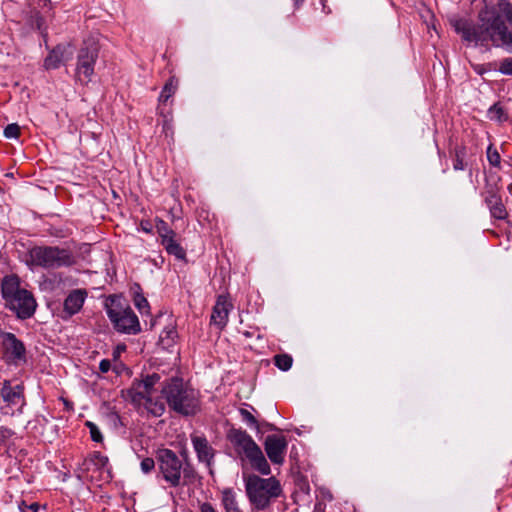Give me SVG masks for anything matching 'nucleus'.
I'll return each mask as SVG.
<instances>
[{
  "instance_id": "f257e3e1",
  "label": "nucleus",
  "mask_w": 512,
  "mask_h": 512,
  "mask_svg": "<svg viewBox=\"0 0 512 512\" xmlns=\"http://www.w3.org/2000/svg\"><path fill=\"white\" fill-rule=\"evenodd\" d=\"M157 477L171 488L194 484L199 475L193 464L185 456L182 461L177 454L168 448L156 451Z\"/></svg>"
},
{
  "instance_id": "f03ea898",
  "label": "nucleus",
  "mask_w": 512,
  "mask_h": 512,
  "mask_svg": "<svg viewBox=\"0 0 512 512\" xmlns=\"http://www.w3.org/2000/svg\"><path fill=\"white\" fill-rule=\"evenodd\" d=\"M159 381L160 376L156 373L147 375L140 381L134 380L131 387L126 390V400L138 408L144 407L154 417L162 416L165 412V402L157 396L156 385Z\"/></svg>"
},
{
  "instance_id": "7ed1b4c3",
  "label": "nucleus",
  "mask_w": 512,
  "mask_h": 512,
  "mask_svg": "<svg viewBox=\"0 0 512 512\" xmlns=\"http://www.w3.org/2000/svg\"><path fill=\"white\" fill-rule=\"evenodd\" d=\"M494 15L496 12L484 9L478 14V23L466 18L453 17L450 24L464 42L473 43L475 46H488V43L494 40Z\"/></svg>"
},
{
  "instance_id": "20e7f679",
  "label": "nucleus",
  "mask_w": 512,
  "mask_h": 512,
  "mask_svg": "<svg viewBox=\"0 0 512 512\" xmlns=\"http://www.w3.org/2000/svg\"><path fill=\"white\" fill-rule=\"evenodd\" d=\"M161 395L169 408L180 415L192 416L199 410L197 393L181 378L173 377L165 380L161 384Z\"/></svg>"
},
{
  "instance_id": "39448f33",
  "label": "nucleus",
  "mask_w": 512,
  "mask_h": 512,
  "mask_svg": "<svg viewBox=\"0 0 512 512\" xmlns=\"http://www.w3.org/2000/svg\"><path fill=\"white\" fill-rule=\"evenodd\" d=\"M243 480L248 500L256 510H266L282 494L281 484L275 477L243 474Z\"/></svg>"
},
{
  "instance_id": "423d86ee",
  "label": "nucleus",
  "mask_w": 512,
  "mask_h": 512,
  "mask_svg": "<svg viewBox=\"0 0 512 512\" xmlns=\"http://www.w3.org/2000/svg\"><path fill=\"white\" fill-rule=\"evenodd\" d=\"M227 438L242 461L248 460L252 468L262 475H269L271 473L270 465L260 446L245 430L232 428L229 430Z\"/></svg>"
},
{
  "instance_id": "0eeeda50",
  "label": "nucleus",
  "mask_w": 512,
  "mask_h": 512,
  "mask_svg": "<svg viewBox=\"0 0 512 512\" xmlns=\"http://www.w3.org/2000/svg\"><path fill=\"white\" fill-rule=\"evenodd\" d=\"M1 292L7 307L15 312L18 318L28 319L34 314L36 301L31 292L20 288L17 277H5L2 281Z\"/></svg>"
},
{
  "instance_id": "6e6552de",
  "label": "nucleus",
  "mask_w": 512,
  "mask_h": 512,
  "mask_svg": "<svg viewBox=\"0 0 512 512\" xmlns=\"http://www.w3.org/2000/svg\"><path fill=\"white\" fill-rule=\"evenodd\" d=\"M106 313L119 333L136 335L141 331L137 315L120 296H109L105 302Z\"/></svg>"
},
{
  "instance_id": "1a4fd4ad",
  "label": "nucleus",
  "mask_w": 512,
  "mask_h": 512,
  "mask_svg": "<svg viewBox=\"0 0 512 512\" xmlns=\"http://www.w3.org/2000/svg\"><path fill=\"white\" fill-rule=\"evenodd\" d=\"M25 262L30 267L56 269L72 265L74 257L68 249L57 246H34L28 250Z\"/></svg>"
},
{
  "instance_id": "9d476101",
  "label": "nucleus",
  "mask_w": 512,
  "mask_h": 512,
  "mask_svg": "<svg viewBox=\"0 0 512 512\" xmlns=\"http://www.w3.org/2000/svg\"><path fill=\"white\" fill-rule=\"evenodd\" d=\"M99 56V47L94 42H85L77 54L76 78L87 84L94 75V68Z\"/></svg>"
},
{
  "instance_id": "9b49d317",
  "label": "nucleus",
  "mask_w": 512,
  "mask_h": 512,
  "mask_svg": "<svg viewBox=\"0 0 512 512\" xmlns=\"http://www.w3.org/2000/svg\"><path fill=\"white\" fill-rule=\"evenodd\" d=\"M4 350V359L9 364L19 365L26 362V348L15 334L3 332L0 335Z\"/></svg>"
},
{
  "instance_id": "f8f14e48",
  "label": "nucleus",
  "mask_w": 512,
  "mask_h": 512,
  "mask_svg": "<svg viewBox=\"0 0 512 512\" xmlns=\"http://www.w3.org/2000/svg\"><path fill=\"white\" fill-rule=\"evenodd\" d=\"M0 398L6 407H19V410L25 405L24 385L22 383L13 384L10 380H4L0 388Z\"/></svg>"
},
{
  "instance_id": "ddd939ff",
  "label": "nucleus",
  "mask_w": 512,
  "mask_h": 512,
  "mask_svg": "<svg viewBox=\"0 0 512 512\" xmlns=\"http://www.w3.org/2000/svg\"><path fill=\"white\" fill-rule=\"evenodd\" d=\"M287 445L288 443L284 436L272 434L266 437L264 449L272 463L282 464L284 462Z\"/></svg>"
},
{
  "instance_id": "4468645a",
  "label": "nucleus",
  "mask_w": 512,
  "mask_h": 512,
  "mask_svg": "<svg viewBox=\"0 0 512 512\" xmlns=\"http://www.w3.org/2000/svg\"><path fill=\"white\" fill-rule=\"evenodd\" d=\"M493 38L492 45L494 47H502L508 53H512V32L509 31L500 15H494V23L492 24Z\"/></svg>"
},
{
  "instance_id": "2eb2a0df",
  "label": "nucleus",
  "mask_w": 512,
  "mask_h": 512,
  "mask_svg": "<svg viewBox=\"0 0 512 512\" xmlns=\"http://www.w3.org/2000/svg\"><path fill=\"white\" fill-rule=\"evenodd\" d=\"M233 309L232 302L225 295H219L211 314V323L220 330L224 329L228 322L230 311Z\"/></svg>"
},
{
  "instance_id": "dca6fc26",
  "label": "nucleus",
  "mask_w": 512,
  "mask_h": 512,
  "mask_svg": "<svg viewBox=\"0 0 512 512\" xmlns=\"http://www.w3.org/2000/svg\"><path fill=\"white\" fill-rule=\"evenodd\" d=\"M191 442L196 452L198 461L205 463L207 466H210L215 456V450L209 444L207 438L202 435L192 434Z\"/></svg>"
},
{
  "instance_id": "f3484780",
  "label": "nucleus",
  "mask_w": 512,
  "mask_h": 512,
  "mask_svg": "<svg viewBox=\"0 0 512 512\" xmlns=\"http://www.w3.org/2000/svg\"><path fill=\"white\" fill-rule=\"evenodd\" d=\"M86 297L87 292L84 289H75L71 291L64 300L63 312L65 313V316H63V318H68L78 313L81 310Z\"/></svg>"
},
{
  "instance_id": "a211bd4d",
  "label": "nucleus",
  "mask_w": 512,
  "mask_h": 512,
  "mask_svg": "<svg viewBox=\"0 0 512 512\" xmlns=\"http://www.w3.org/2000/svg\"><path fill=\"white\" fill-rule=\"evenodd\" d=\"M485 203L489 207L491 215L494 218L504 219L506 217V209L494 187H490L489 189L486 190Z\"/></svg>"
},
{
  "instance_id": "6ab92c4d",
  "label": "nucleus",
  "mask_w": 512,
  "mask_h": 512,
  "mask_svg": "<svg viewBox=\"0 0 512 512\" xmlns=\"http://www.w3.org/2000/svg\"><path fill=\"white\" fill-rule=\"evenodd\" d=\"M65 50V47L62 45H57L53 48L44 60V67L47 70L59 68L63 62Z\"/></svg>"
},
{
  "instance_id": "aec40b11",
  "label": "nucleus",
  "mask_w": 512,
  "mask_h": 512,
  "mask_svg": "<svg viewBox=\"0 0 512 512\" xmlns=\"http://www.w3.org/2000/svg\"><path fill=\"white\" fill-rule=\"evenodd\" d=\"M161 244L164 246L168 254L175 256L178 260L185 259L186 252L183 249V247L178 243L176 237L162 240Z\"/></svg>"
},
{
  "instance_id": "412c9836",
  "label": "nucleus",
  "mask_w": 512,
  "mask_h": 512,
  "mask_svg": "<svg viewBox=\"0 0 512 512\" xmlns=\"http://www.w3.org/2000/svg\"><path fill=\"white\" fill-rule=\"evenodd\" d=\"M177 87H178V80L172 76L168 79V81L165 83L160 95H159V98H158V101L160 104H164L165 102H167L169 100V98H171L176 90H177Z\"/></svg>"
},
{
  "instance_id": "4be33fe9",
  "label": "nucleus",
  "mask_w": 512,
  "mask_h": 512,
  "mask_svg": "<svg viewBox=\"0 0 512 512\" xmlns=\"http://www.w3.org/2000/svg\"><path fill=\"white\" fill-rule=\"evenodd\" d=\"M221 505L224 511L239 505L236 493L232 488H225L221 491Z\"/></svg>"
},
{
  "instance_id": "5701e85b",
  "label": "nucleus",
  "mask_w": 512,
  "mask_h": 512,
  "mask_svg": "<svg viewBox=\"0 0 512 512\" xmlns=\"http://www.w3.org/2000/svg\"><path fill=\"white\" fill-rule=\"evenodd\" d=\"M140 286L137 285V290L134 291L133 302L135 307L139 310V312L143 314H149L150 306L147 299L144 297L142 292L140 291Z\"/></svg>"
},
{
  "instance_id": "b1692460",
  "label": "nucleus",
  "mask_w": 512,
  "mask_h": 512,
  "mask_svg": "<svg viewBox=\"0 0 512 512\" xmlns=\"http://www.w3.org/2000/svg\"><path fill=\"white\" fill-rule=\"evenodd\" d=\"M156 229H157V233H158L159 237L161 238V241L169 239V238H175L176 237L175 231H173L168 226V224L164 220H162V219H158L157 220V222H156Z\"/></svg>"
},
{
  "instance_id": "393cba45",
  "label": "nucleus",
  "mask_w": 512,
  "mask_h": 512,
  "mask_svg": "<svg viewBox=\"0 0 512 512\" xmlns=\"http://www.w3.org/2000/svg\"><path fill=\"white\" fill-rule=\"evenodd\" d=\"M239 413H240L242 421L245 422L247 424V426H249L250 428L256 429V431L258 433H260V423L258 422V420L255 418V416L250 411H248L247 409L241 408V409H239Z\"/></svg>"
},
{
  "instance_id": "a878e982",
  "label": "nucleus",
  "mask_w": 512,
  "mask_h": 512,
  "mask_svg": "<svg viewBox=\"0 0 512 512\" xmlns=\"http://www.w3.org/2000/svg\"><path fill=\"white\" fill-rule=\"evenodd\" d=\"M293 363V359L288 354H278L274 356V364L282 371H288Z\"/></svg>"
},
{
  "instance_id": "bb28decb",
  "label": "nucleus",
  "mask_w": 512,
  "mask_h": 512,
  "mask_svg": "<svg viewBox=\"0 0 512 512\" xmlns=\"http://www.w3.org/2000/svg\"><path fill=\"white\" fill-rule=\"evenodd\" d=\"M465 156V148L459 147L455 149V159L453 163V168L455 170H464L465 164L463 158Z\"/></svg>"
},
{
  "instance_id": "cd10ccee",
  "label": "nucleus",
  "mask_w": 512,
  "mask_h": 512,
  "mask_svg": "<svg viewBox=\"0 0 512 512\" xmlns=\"http://www.w3.org/2000/svg\"><path fill=\"white\" fill-rule=\"evenodd\" d=\"M487 159L490 165L500 167L501 157L498 151L493 148V145H489L487 148Z\"/></svg>"
},
{
  "instance_id": "c85d7f7f",
  "label": "nucleus",
  "mask_w": 512,
  "mask_h": 512,
  "mask_svg": "<svg viewBox=\"0 0 512 512\" xmlns=\"http://www.w3.org/2000/svg\"><path fill=\"white\" fill-rule=\"evenodd\" d=\"M488 115L491 120L501 121L504 118V109L499 103H495L488 110Z\"/></svg>"
},
{
  "instance_id": "c756f323",
  "label": "nucleus",
  "mask_w": 512,
  "mask_h": 512,
  "mask_svg": "<svg viewBox=\"0 0 512 512\" xmlns=\"http://www.w3.org/2000/svg\"><path fill=\"white\" fill-rule=\"evenodd\" d=\"M498 71L503 75L512 76V57L502 59Z\"/></svg>"
},
{
  "instance_id": "7c9ffc66",
  "label": "nucleus",
  "mask_w": 512,
  "mask_h": 512,
  "mask_svg": "<svg viewBox=\"0 0 512 512\" xmlns=\"http://www.w3.org/2000/svg\"><path fill=\"white\" fill-rule=\"evenodd\" d=\"M156 465H157L156 458L153 459L150 457H146V458L142 459V461L140 463V468L143 473L148 474L155 469Z\"/></svg>"
},
{
  "instance_id": "2f4dec72",
  "label": "nucleus",
  "mask_w": 512,
  "mask_h": 512,
  "mask_svg": "<svg viewBox=\"0 0 512 512\" xmlns=\"http://www.w3.org/2000/svg\"><path fill=\"white\" fill-rule=\"evenodd\" d=\"M20 135V127L16 123L8 124L4 129L6 138H18Z\"/></svg>"
},
{
  "instance_id": "473e14b6",
  "label": "nucleus",
  "mask_w": 512,
  "mask_h": 512,
  "mask_svg": "<svg viewBox=\"0 0 512 512\" xmlns=\"http://www.w3.org/2000/svg\"><path fill=\"white\" fill-rule=\"evenodd\" d=\"M86 426L90 430L91 439L94 442H102L103 436H102L100 430L98 429V427L96 426V424H94L93 422L87 421Z\"/></svg>"
},
{
  "instance_id": "72a5a7b5",
  "label": "nucleus",
  "mask_w": 512,
  "mask_h": 512,
  "mask_svg": "<svg viewBox=\"0 0 512 512\" xmlns=\"http://www.w3.org/2000/svg\"><path fill=\"white\" fill-rule=\"evenodd\" d=\"M90 462H92L98 468H103L108 463V458L102 455L100 452H95L90 458Z\"/></svg>"
},
{
  "instance_id": "f704fd0d",
  "label": "nucleus",
  "mask_w": 512,
  "mask_h": 512,
  "mask_svg": "<svg viewBox=\"0 0 512 512\" xmlns=\"http://www.w3.org/2000/svg\"><path fill=\"white\" fill-rule=\"evenodd\" d=\"M15 432L7 427H0V445H6Z\"/></svg>"
},
{
  "instance_id": "c9c22d12",
  "label": "nucleus",
  "mask_w": 512,
  "mask_h": 512,
  "mask_svg": "<svg viewBox=\"0 0 512 512\" xmlns=\"http://www.w3.org/2000/svg\"><path fill=\"white\" fill-rule=\"evenodd\" d=\"M501 10L507 20V22L512 27V4L509 2H505L501 4Z\"/></svg>"
},
{
  "instance_id": "e433bc0d",
  "label": "nucleus",
  "mask_w": 512,
  "mask_h": 512,
  "mask_svg": "<svg viewBox=\"0 0 512 512\" xmlns=\"http://www.w3.org/2000/svg\"><path fill=\"white\" fill-rule=\"evenodd\" d=\"M19 509L21 512H38L39 505H38V503L27 504L23 501L19 505Z\"/></svg>"
},
{
  "instance_id": "4c0bfd02",
  "label": "nucleus",
  "mask_w": 512,
  "mask_h": 512,
  "mask_svg": "<svg viewBox=\"0 0 512 512\" xmlns=\"http://www.w3.org/2000/svg\"><path fill=\"white\" fill-rule=\"evenodd\" d=\"M32 18L34 19L33 25L36 27L37 30L42 32L44 30L43 17L39 14V12H35Z\"/></svg>"
},
{
  "instance_id": "58836bf2",
  "label": "nucleus",
  "mask_w": 512,
  "mask_h": 512,
  "mask_svg": "<svg viewBox=\"0 0 512 512\" xmlns=\"http://www.w3.org/2000/svg\"><path fill=\"white\" fill-rule=\"evenodd\" d=\"M199 512H218L217 509L209 502L199 504Z\"/></svg>"
},
{
  "instance_id": "ea45409f",
  "label": "nucleus",
  "mask_w": 512,
  "mask_h": 512,
  "mask_svg": "<svg viewBox=\"0 0 512 512\" xmlns=\"http://www.w3.org/2000/svg\"><path fill=\"white\" fill-rule=\"evenodd\" d=\"M111 369V362L108 359H103L99 363V370L102 373H107Z\"/></svg>"
},
{
  "instance_id": "a19ab883",
  "label": "nucleus",
  "mask_w": 512,
  "mask_h": 512,
  "mask_svg": "<svg viewBox=\"0 0 512 512\" xmlns=\"http://www.w3.org/2000/svg\"><path fill=\"white\" fill-rule=\"evenodd\" d=\"M472 67H473L474 71L479 75H483L484 73L487 72V68L484 65L475 64V65H472Z\"/></svg>"
},
{
  "instance_id": "79ce46f5",
  "label": "nucleus",
  "mask_w": 512,
  "mask_h": 512,
  "mask_svg": "<svg viewBox=\"0 0 512 512\" xmlns=\"http://www.w3.org/2000/svg\"><path fill=\"white\" fill-rule=\"evenodd\" d=\"M261 426L265 427L267 430H270V431L277 430V428L273 424H270L268 422H262L260 424V427Z\"/></svg>"
},
{
  "instance_id": "37998d69",
  "label": "nucleus",
  "mask_w": 512,
  "mask_h": 512,
  "mask_svg": "<svg viewBox=\"0 0 512 512\" xmlns=\"http://www.w3.org/2000/svg\"><path fill=\"white\" fill-rule=\"evenodd\" d=\"M42 1V7L43 8H48V9H51L52 8V2L51 0H41Z\"/></svg>"
},
{
  "instance_id": "c03bdc74",
  "label": "nucleus",
  "mask_w": 512,
  "mask_h": 512,
  "mask_svg": "<svg viewBox=\"0 0 512 512\" xmlns=\"http://www.w3.org/2000/svg\"><path fill=\"white\" fill-rule=\"evenodd\" d=\"M225 512H243V511L240 509L239 505H237L234 508L228 509Z\"/></svg>"
},
{
  "instance_id": "a18cd8bd",
  "label": "nucleus",
  "mask_w": 512,
  "mask_h": 512,
  "mask_svg": "<svg viewBox=\"0 0 512 512\" xmlns=\"http://www.w3.org/2000/svg\"><path fill=\"white\" fill-rule=\"evenodd\" d=\"M243 335H244L245 337L249 338V337H251V336H252V333H251V332H249V331H244V332H243Z\"/></svg>"
},
{
  "instance_id": "49530a36",
  "label": "nucleus",
  "mask_w": 512,
  "mask_h": 512,
  "mask_svg": "<svg viewBox=\"0 0 512 512\" xmlns=\"http://www.w3.org/2000/svg\"><path fill=\"white\" fill-rule=\"evenodd\" d=\"M295 2L296 5H299L300 3H302L304 0H293Z\"/></svg>"
},
{
  "instance_id": "de8ad7c7",
  "label": "nucleus",
  "mask_w": 512,
  "mask_h": 512,
  "mask_svg": "<svg viewBox=\"0 0 512 512\" xmlns=\"http://www.w3.org/2000/svg\"><path fill=\"white\" fill-rule=\"evenodd\" d=\"M124 348H125V346H122V347L117 346V352H120V349H122V350H123Z\"/></svg>"
},
{
  "instance_id": "09e8293b",
  "label": "nucleus",
  "mask_w": 512,
  "mask_h": 512,
  "mask_svg": "<svg viewBox=\"0 0 512 512\" xmlns=\"http://www.w3.org/2000/svg\"><path fill=\"white\" fill-rule=\"evenodd\" d=\"M124 348H125V346H122V347L117 346V352H120V349H122V350H123Z\"/></svg>"
},
{
  "instance_id": "8fccbe9b",
  "label": "nucleus",
  "mask_w": 512,
  "mask_h": 512,
  "mask_svg": "<svg viewBox=\"0 0 512 512\" xmlns=\"http://www.w3.org/2000/svg\"><path fill=\"white\" fill-rule=\"evenodd\" d=\"M173 333H174V331H173V330H170V331L168 332V336H170V335H171V334H173Z\"/></svg>"
}]
</instances>
